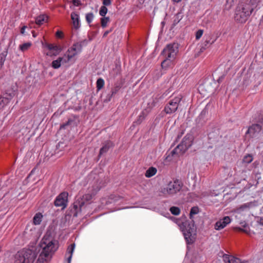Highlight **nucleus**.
<instances>
[{
	"label": "nucleus",
	"mask_w": 263,
	"mask_h": 263,
	"mask_svg": "<svg viewBox=\"0 0 263 263\" xmlns=\"http://www.w3.org/2000/svg\"><path fill=\"white\" fill-rule=\"evenodd\" d=\"M109 21V18L108 17H103L101 18V26L103 28H105L106 27L107 23Z\"/></svg>",
	"instance_id": "nucleus-36"
},
{
	"label": "nucleus",
	"mask_w": 263,
	"mask_h": 263,
	"mask_svg": "<svg viewBox=\"0 0 263 263\" xmlns=\"http://www.w3.org/2000/svg\"><path fill=\"white\" fill-rule=\"evenodd\" d=\"M217 37L215 39L213 38L211 34H206L204 36V42L201 46L200 51L203 52L210 45H212L217 40Z\"/></svg>",
	"instance_id": "nucleus-16"
},
{
	"label": "nucleus",
	"mask_w": 263,
	"mask_h": 263,
	"mask_svg": "<svg viewBox=\"0 0 263 263\" xmlns=\"http://www.w3.org/2000/svg\"><path fill=\"white\" fill-rule=\"evenodd\" d=\"M253 156L252 155L248 154L244 156L243 159H242V163H246V164H249L251 163L253 161Z\"/></svg>",
	"instance_id": "nucleus-32"
},
{
	"label": "nucleus",
	"mask_w": 263,
	"mask_h": 263,
	"mask_svg": "<svg viewBox=\"0 0 263 263\" xmlns=\"http://www.w3.org/2000/svg\"><path fill=\"white\" fill-rule=\"evenodd\" d=\"M104 85V81L102 78H99L97 81V88L98 90H101Z\"/></svg>",
	"instance_id": "nucleus-33"
},
{
	"label": "nucleus",
	"mask_w": 263,
	"mask_h": 263,
	"mask_svg": "<svg viewBox=\"0 0 263 263\" xmlns=\"http://www.w3.org/2000/svg\"><path fill=\"white\" fill-rule=\"evenodd\" d=\"M254 10L250 4H241L237 6L235 15V20L240 23H245Z\"/></svg>",
	"instance_id": "nucleus-7"
},
{
	"label": "nucleus",
	"mask_w": 263,
	"mask_h": 263,
	"mask_svg": "<svg viewBox=\"0 0 263 263\" xmlns=\"http://www.w3.org/2000/svg\"><path fill=\"white\" fill-rule=\"evenodd\" d=\"M122 198L121 196H117L115 195H111L109 197L102 198L101 199V205L100 208H103L105 206L109 205L112 203H115L122 199Z\"/></svg>",
	"instance_id": "nucleus-14"
},
{
	"label": "nucleus",
	"mask_w": 263,
	"mask_h": 263,
	"mask_svg": "<svg viewBox=\"0 0 263 263\" xmlns=\"http://www.w3.org/2000/svg\"><path fill=\"white\" fill-rule=\"evenodd\" d=\"M209 92H213V90H209Z\"/></svg>",
	"instance_id": "nucleus-57"
},
{
	"label": "nucleus",
	"mask_w": 263,
	"mask_h": 263,
	"mask_svg": "<svg viewBox=\"0 0 263 263\" xmlns=\"http://www.w3.org/2000/svg\"><path fill=\"white\" fill-rule=\"evenodd\" d=\"M41 247L43 250L40 255V258L46 260V258L54 252L57 250L55 241L49 236H44L41 242Z\"/></svg>",
	"instance_id": "nucleus-5"
},
{
	"label": "nucleus",
	"mask_w": 263,
	"mask_h": 263,
	"mask_svg": "<svg viewBox=\"0 0 263 263\" xmlns=\"http://www.w3.org/2000/svg\"><path fill=\"white\" fill-rule=\"evenodd\" d=\"M15 87L8 88L5 93L0 96V114L6 108L15 95Z\"/></svg>",
	"instance_id": "nucleus-8"
},
{
	"label": "nucleus",
	"mask_w": 263,
	"mask_h": 263,
	"mask_svg": "<svg viewBox=\"0 0 263 263\" xmlns=\"http://www.w3.org/2000/svg\"><path fill=\"white\" fill-rule=\"evenodd\" d=\"M182 98V96L179 95L169 101L164 107L165 112L166 114H172L175 112L177 110Z\"/></svg>",
	"instance_id": "nucleus-10"
},
{
	"label": "nucleus",
	"mask_w": 263,
	"mask_h": 263,
	"mask_svg": "<svg viewBox=\"0 0 263 263\" xmlns=\"http://www.w3.org/2000/svg\"><path fill=\"white\" fill-rule=\"evenodd\" d=\"M43 215L41 213H37L34 216L33 218V222L35 225H39L42 221Z\"/></svg>",
	"instance_id": "nucleus-28"
},
{
	"label": "nucleus",
	"mask_w": 263,
	"mask_h": 263,
	"mask_svg": "<svg viewBox=\"0 0 263 263\" xmlns=\"http://www.w3.org/2000/svg\"><path fill=\"white\" fill-rule=\"evenodd\" d=\"M223 259L225 263H241L239 258L226 254L223 255Z\"/></svg>",
	"instance_id": "nucleus-19"
},
{
	"label": "nucleus",
	"mask_w": 263,
	"mask_h": 263,
	"mask_svg": "<svg viewBox=\"0 0 263 263\" xmlns=\"http://www.w3.org/2000/svg\"><path fill=\"white\" fill-rule=\"evenodd\" d=\"M183 184L179 179L170 181L161 190V193L164 196L173 197L181 193Z\"/></svg>",
	"instance_id": "nucleus-6"
},
{
	"label": "nucleus",
	"mask_w": 263,
	"mask_h": 263,
	"mask_svg": "<svg viewBox=\"0 0 263 263\" xmlns=\"http://www.w3.org/2000/svg\"><path fill=\"white\" fill-rule=\"evenodd\" d=\"M101 186L98 184L89 187L88 190V193L83 196L82 198L78 199L77 200H83L85 202H90L92 197L100 191Z\"/></svg>",
	"instance_id": "nucleus-12"
},
{
	"label": "nucleus",
	"mask_w": 263,
	"mask_h": 263,
	"mask_svg": "<svg viewBox=\"0 0 263 263\" xmlns=\"http://www.w3.org/2000/svg\"><path fill=\"white\" fill-rule=\"evenodd\" d=\"M182 0H173V2L174 3H179V2H180Z\"/></svg>",
	"instance_id": "nucleus-53"
},
{
	"label": "nucleus",
	"mask_w": 263,
	"mask_h": 263,
	"mask_svg": "<svg viewBox=\"0 0 263 263\" xmlns=\"http://www.w3.org/2000/svg\"><path fill=\"white\" fill-rule=\"evenodd\" d=\"M179 51V46L177 43H174L166 45L161 52L164 60L161 63L163 69H167L173 64Z\"/></svg>",
	"instance_id": "nucleus-2"
},
{
	"label": "nucleus",
	"mask_w": 263,
	"mask_h": 263,
	"mask_svg": "<svg viewBox=\"0 0 263 263\" xmlns=\"http://www.w3.org/2000/svg\"><path fill=\"white\" fill-rule=\"evenodd\" d=\"M157 172L156 168L154 167H150L146 170L145 173V176L147 178H150L154 176Z\"/></svg>",
	"instance_id": "nucleus-27"
},
{
	"label": "nucleus",
	"mask_w": 263,
	"mask_h": 263,
	"mask_svg": "<svg viewBox=\"0 0 263 263\" xmlns=\"http://www.w3.org/2000/svg\"><path fill=\"white\" fill-rule=\"evenodd\" d=\"M193 136L190 134H187L183 138L181 143L185 146V148H189L193 143Z\"/></svg>",
	"instance_id": "nucleus-18"
},
{
	"label": "nucleus",
	"mask_w": 263,
	"mask_h": 263,
	"mask_svg": "<svg viewBox=\"0 0 263 263\" xmlns=\"http://www.w3.org/2000/svg\"><path fill=\"white\" fill-rule=\"evenodd\" d=\"M231 221V220L230 217L225 216L215 223L214 228L216 230L219 231L225 228Z\"/></svg>",
	"instance_id": "nucleus-17"
},
{
	"label": "nucleus",
	"mask_w": 263,
	"mask_h": 263,
	"mask_svg": "<svg viewBox=\"0 0 263 263\" xmlns=\"http://www.w3.org/2000/svg\"><path fill=\"white\" fill-rule=\"evenodd\" d=\"M87 44L88 41L86 39L74 43L68 49L64 55L65 63L69 62L74 63L76 60L75 57L82 52L83 47L86 46Z\"/></svg>",
	"instance_id": "nucleus-4"
},
{
	"label": "nucleus",
	"mask_w": 263,
	"mask_h": 263,
	"mask_svg": "<svg viewBox=\"0 0 263 263\" xmlns=\"http://www.w3.org/2000/svg\"><path fill=\"white\" fill-rule=\"evenodd\" d=\"M263 121H260L258 123L253 124L249 127L246 134H249L252 138L257 137L262 130Z\"/></svg>",
	"instance_id": "nucleus-11"
},
{
	"label": "nucleus",
	"mask_w": 263,
	"mask_h": 263,
	"mask_svg": "<svg viewBox=\"0 0 263 263\" xmlns=\"http://www.w3.org/2000/svg\"><path fill=\"white\" fill-rule=\"evenodd\" d=\"M48 17L45 14H41L35 18V23L38 25H41L47 21Z\"/></svg>",
	"instance_id": "nucleus-25"
},
{
	"label": "nucleus",
	"mask_w": 263,
	"mask_h": 263,
	"mask_svg": "<svg viewBox=\"0 0 263 263\" xmlns=\"http://www.w3.org/2000/svg\"><path fill=\"white\" fill-rule=\"evenodd\" d=\"M85 18L87 22L89 24L92 22L94 18V15L92 12L88 13L86 14Z\"/></svg>",
	"instance_id": "nucleus-35"
},
{
	"label": "nucleus",
	"mask_w": 263,
	"mask_h": 263,
	"mask_svg": "<svg viewBox=\"0 0 263 263\" xmlns=\"http://www.w3.org/2000/svg\"><path fill=\"white\" fill-rule=\"evenodd\" d=\"M187 149L188 148H185V146L181 143L172 151L171 153L172 155H181L184 153Z\"/></svg>",
	"instance_id": "nucleus-20"
},
{
	"label": "nucleus",
	"mask_w": 263,
	"mask_h": 263,
	"mask_svg": "<svg viewBox=\"0 0 263 263\" xmlns=\"http://www.w3.org/2000/svg\"><path fill=\"white\" fill-rule=\"evenodd\" d=\"M171 217L179 226L186 243L187 245L193 243L196 237V227L194 222L190 223L187 221L181 222L180 220L173 217Z\"/></svg>",
	"instance_id": "nucleus-3"
},
{
	"label": "nucleus",
	"mask_w": 263,
	"mask_h": 263,
	"mask_svg": "<svg viewBox=\"0 0 263 263\" xmlns=\"http://www.w3.org/2000/svg\"><path fill=\"white\" fill-rule=\"evenodd\" d=\"M31 45L32 43L31 42L25 43L19 46V49L21 51L25 52L28 50Z\"/></svg>",
	"instance_id": "nucleus-31"
},
{
	"label": "nucleus",
	"mask_w": 263,
	"mask_h": 263,
	"mask_svg": "<svg viewBox=\"0 0 263 263\" xmlns=\"http://www.w3.org/2000/svg\"><path fill=\"white\" fill-rule=\"evenodd\" d=\"M110 32V30L106 31L103 34V36H106Z\"/></svg>",
	"instance_id": "nucleus-52"
},
{
	"label": "nucleus",
	"mask_w": 263,
	"mask_h": 263,
	"mask_svg": "<svg viewBox=\"0 0 263 263\" xmlns=\"http://www.w3.org/2000/svg\"><path fill=\"white\" fill-rule=\"evenodd\" d=\"M261 20V21L262 22H263V15H262L261 18V20Z\"/></svg>",
	"instance_id": "nucleus-56"
},
{
	"label": "nucleus",
	"mask_w": 263,
	"mask_h": 263,
	"mask_svg": "<svg viewBox=\"0 0 263 263\" xmlns=\"http://www.w3.org/2000/svg\"><path fill=\"white\" fill-rule=\"evenodd\" d=\"M203 33V30L202 29H199L196 32V40H199L202 36Z\"/></svg>",
	"instance_id": "nucleus-41"
},
{
	"label": "nucleus",
	"mask_w": 263,
	"mask_h": 263,
	"mask_svg": "<svg viewBox=\"0 0 263 263\" xmlns=\"http://www.w3.org/2000/svg\"><path fill=\"white\" fill-rule=\"evenodd\" d=\"M170 212L173 215H178L180 213V210L178 207L172 206L170 209Z\"/></svg>",
	"instance_id": "nucleus-34"
},
{
	"label": "nucleus",
	"mask_w": 263,
	"mask_h": 263,
	"mask_svg": "<svg viewBox=\"0 0 263 263\" xmlns=\"http://www.w3.org/2000/svg\"><path fill=\"white\" fill-rule=\"evenodd\" d=\"M145 116L143 111L141 112V114L138 116V118L136 121V123L137 124H140L142 122V121L144 119Z\"/></svg>",
	"instance_id": "nucleus-39"
},
{
	"label": "nucleus",
	"mask_w": 263,
	"mask_h": 263,
	"mask_svg": "<svg viewBox=\"0 0 263 263\" xmlns=\"http://www.w3.org/2000/svg\"><path fill=\"white\" fill-rule=\"evenodd\" d=\"M243 228H239V230L240 231H243L244 232L247 233L249 229V226L247 224H245L244 225H243Z\"/></svg>",
	"instance_id": "nucleus-43"
},
{
	"label": "nucleus",
	"mask_w": 263,
	"mask_h": 263,
	"mask_svg": "<svg viewBox=\"0 0 263 263\" xmlns=\"http://www.w3.org/2000/svg\"><path fill=\"white\" fill-rule=\"evenodd\" d=\"M255 205V202H249L247 203H245L242 204L239 208V210L240 211H245L247 209H249L251 208H252Z\"/></svg>",
	"instance_id": "nucleus-29"
},
{
	"label": "nucleus",
	"mask_w": 263,
	"mask_h": 263,
	"mask_svg": "<svg viewBox=\"0 0 263 263\" xmlns=\"http://www.w3.org/2000/svg\"><path fill=\"white\" fill-rule=\"evenodd\" d=\"M127 208H129V207H125V208H122V209H119L118 210L125 209H127Z\"/></svg>",
	"instance_id": "nucleus-55"
},
{
	"label": "nucleus",
	"mask_w": 263,
	"mask_h": 263,
	"mask_svg": "<svg viewBox=\"0 0 263 263\" xmlns=\"http://www.w3.org/2000/svg\"><path fill=\"white\" fill-rule=\"evenodd\" d=\"M111 4V0H103V6H108L110 5Z\"/></svg>",
	"instance_id": "nucleus-45"
},
{
	"label": "nucleus",
	"mask_w": 263,
	"mask_h": 263,
	"mask_svg": "<svg viewBox=\"0 0 263 263\" xmlns=\"http://www.w3.org/2000/svg\"><path fill=\"white\" fill-rule=\"evenodd\" d=\"M199 212V209L197 206L192 207L191 209L190 215L191 218L193 215L198 214Z\"/></svg>",
	"instance_id": "nucleus-38"
},
{
	"label": "nucleus",
	"mask_w": 263,
	"mask_h": 263,
	"mask_svg": "<svg viewBox=\"0 0 263 263\" xmlns=\"http://www.w3.org/2000/svg\"><path fill=\"white\" fill-rule=\"evenodd\" d=\"M65 63V58L63 57H59L57 60H53L51 63V66L54 69H58L60 67L62 64Z\"/></svg>",
	"instance_id": "nucleus-23"
},
{
	"label": "nucleus",
	"mask_w": 263,
	"mask_h": 263,
	"mask_svg": "<svg viewBox=\"0 0 263 263\" xmlns=\"http://www.w3.org/2000/svg\"><path fill=\"white\" fill-rule=\"evenodd\" d=\"M26 28V26H24L23 27H22V28L21 29V33L22 34H24L25 33Z\"/></svg>",
	"instance_id": "nucleus-51"
},
{
	"label": "nucleus",
	"mask_w": 263,
	"mask_h": 263,
	"mask_svg": "<svg viewBox=\"0 0 263 263\" xmlns=\"http://www.w3.org/2000/svg\"><path fill=\"white\" fill-rule=\"evenodd\" d=\"M45 47L49 50L46 55L49 57L56 56L62 51V48L60 46L53 44H46Z\"/></svg>",
	"instance_id": "nucleus-15"
},
{
	"label": "nucleus",
	"mask_w": 263,
	"mask_h": 263,
	"mask_svg": "<svg viewBox=\"0 0 263 263\" xmlns=\"http://www.w3.org/2000/svg\"><path fill=\"white\" fill-rule=\"evenodd\" d=\"M167 215L170 216V214L168 213H167L166 215H164L166 217H168Z\"/></svg>",
	"instance_id": "nucleus-54"
},
{
	"label": "nucleus",
	"mask_w": 263,
	"mask_h": 263,
	"mask_svg": "<svg viewBox=\"0 0 263 263\" xmlns=\"http://www.w3.org/2000/svg\"><path fill=\"white\" fill-rule=\"evenodd\" d=\"M121 86L119 85L115 86L111 90L110 93L114 96L116 95L120 90Z\"/></svg>",
	"instance_id": "nucleus-40"
},
{
	"label": "nucleus",
	"mask_w": 263,
	"mask_h": 263,
	"mask_svg": "<svg viewBox=\"0 0 263 263\" xmlns=\"http://www.w3.org/2000/svg\"><path fill=\"white\" fill-rule=\"evenodd\" d=\"M8 54V48H5L4 50L0 53V69L2 68L4 63L6 60V58Z\"/></svg>",
	"instance_id": "nucleus-24"
},
{
	"label": "nucleus",
	"mask_w": 263,
	"mask_h": 263,
	"mask_svg": "<svg viewBox=\"0 0 263 263\" xmlns=\"http://www.w3.org/2000/svg\"><path fill=\"white\" fill-rule=\"evenodd\" d=\"M112 96H113V95L111 93H108L106 96V98L104 99V102H109L111 100Z\"/></svg>",
	"instance_id": "nucleus-44"
},
{
	"label": "nucleus",
	"mask_w": 263,
	"mask_h": 263,
	"mask_svg": "<svg viewBox=\"0 0 263 263\" xmlns=\"http://www.w3.org/2000/svg\"><path fill=\"white\" fill-rule=\"evenodd\" d=\"M72 3L74 6H79L81 5V3L80 0H72Z\"/></svg>",
	"instance_id": "nucleus-46"
},
{
	"label": "nucleus",
	"mask_w": 263,
	"mask_h": 263,
	"mask_svg": "<svg viewBox=\"0 0 263 263\" xmlns=\"http://www.w3.org/2000/svg\"><path fill=\"white\" fill-rule=\"evenodd\" d=\"M75 249V244L72 243L68 246L66 251V255H68L67 258V263H71L73 253Z\"/></svg>",
	"instance_id": "nucleus-22"
},
{
	"label": "nucleus",
	"mask_w": 263,
	"mask_h": 263,
	"mask_svg": "<svg viewBox=\"0 0 263 263\" xmlns=\"http://www.w3.org/2000/svg\"><path fill=\"white\" fill-rule=\"evenodd\" d=\"M68 194L64 192L60 194L54 200V205L57 207H61L62 209L66 208L68 203Z\"/></svg>",
	"instance_id": "nucleus-13"
},
{
	"label": "nucleus",
	"mask_w": 263,
	"mask_h": 263,
	"mask_svg": "<svg viewBox=\"0 0 263 263\" xmlns=\"http://www.w3.org/2000/svg\"><path fill=\"white\" fill-rule=\"evenodd\" d=\"M107 8L105 6H101L99 11V14L102 16H105L107 13Z\"/></svg>",
	"instance_id": "nucleus-37"
},
{
	"label": "nucleus",
	"mask_w": 263,
	"mask_h": 263,
	"mask_svg": "<svg viewBox=\"0 0 263 263\" xmlns=\"http://www.w3.org/2000/svg\"><path fill=\"white\" fill-rule=\"evenodd\" d=\"M15 263H33L36 258L35 252L30 249H24L18 253Z\"/></svg>",
	"instance_id": "nucleus-9"
},
{
	"label": "nucleus",
	"mask_w": 263,
	"mask_h": 263,
	"mask_svg": "<svg viewBox=\"0 0 263 263\" xmlns=\"http://www.w3.org/2000/svg\"><path fill=\"white\" fill-rule=\"evenodd\" d=\"M71 18L74 28H79L80 27V18L79 14L75 12H72L71 13Z\"/></svg>",
	"instance_id": "nucleus-21"
},
{
	"label": "nucleus",
	"mask_w": 263,
	"mask_h": 263,
	"mask_svg": "<svg viewBox=\"0 0 263 263\" xmlns=\"http://www.w3.org/2000/svg\"><path fill=\"white\" fill-rule=\"evenodd\" d=\"M55 34H56L57 37H58L59 38H62L63 37V33L61 31L59 30V31H57Z\"/></svg>",
	"instance_id": "nucleus-49"
},
{
	"label": "nucleus",
	"mask_w": 263,
	"mask_h": 263,
	"mask_svg": "<svg viewBox=\"0 0 263 263\" xmlns=\"http://www.w3.org/2000/svg\"><path fill=\"white\" fill-rule=\"evenodd\" d=\"M260 0H250L249 3L247 4H250L251 6L254 7V9L257 7V4L259 2H260Z\"/></svg>",
	"instance_id": "nucleus-42"
},
{
	"label": "nucleus",
	"mask_w": 263,
	"mask_h": 263,
	"mask_svg": "<svg viewBox=\"0 0 263 263\" xmlns=\"http://www.w3.org/2000/svg\"><path fill=\"white\" fill-rule=\"evenodd\" d=\"M112 146V142L109 141L106 142L104 145L100 149V153H99V156H100L101 155L106 153L110 147Z\"/></svg>",
	"instance_id": "nucleus-26"
},
{
	"label": "nucleus",
	"mask_w": 263,
	"mask_h": 263,
	"mask_svg": "<svg viewBox=\"0 0 263 263\" xmlns=\"http://www.w3.org/2000/svg\"><path fill=\"white\" fill-rule=\"evenodd\" d=\"M224 78V75H222L221 76H220L218 79H217V82L218 83H220L222 81V80H223Z\"/></svg>",
	"instance_id": "nucleus-50"
},
{
	"label": "nucleus",
	"mask_w": 263,
	"mask_h": 263,
	"mask_svg": "<svg viewBox=\"0 0 263 263\" xmlns=\"http://www.w3.org/2000/svg\"><path fill=\"white\" fill-rule=\"evenodd\" d=\"M237 0H227L228 4H230V6H233L235 3H237Z\"/></svg>",
	"instance_id": "nucleus-48"
},
{
	"label": "nucleus",
	"mask_w": 263,
	"mask_h": 263,
	"mask_svg": "<svg viewBox=\"0 0 263 263\" xmlns=\"http://www.w3.org/2000/svg\"><path fill=\"white\" fill-rule=\"evenodd\" d=\"M183 16V12L182 11L178 12L175 16V18L173 21V25H176L182 19Z\"/></svg>",
	"instance_id": "nucleus-30"
},
{
	"label": "nucleus",
	"mask_w": 263,
	"mask_h": 263,
	"mask_svg": "<svg viewBox=\"0 0 263 263\" xmlns=\"http://www.w3.org/2000/svg\"><path fill=\"white\" fill-rule=\"evenodd\" d=\"M96 209V206L94 203L76 200L70 207L69 214L73 217H77L81 213L83 215L87 216L91 214L93 210Z\"/></svg>",
	"instance_id": "nucleus-1"
},
{
	"label": "nucleus",
	"mask_w": 263,
	"mask_h": 263,
	"mask_svg": "<svg viewBox=\"0 0 263 263\" xmlns=\"http://www.w3.org/2000/svg\"><path fill=\"white\" fill-rule=\"evenodd\" d=\"M71 121H72V120H68V121L66 123H64V124H62V125H61V126H60V128H61V129H62V128H64H64H65V127H66L67 125H68L69 124L70 122H71Z\"/></svg>",
	"instance_id": "nucleus-47"
}]
</instances>
